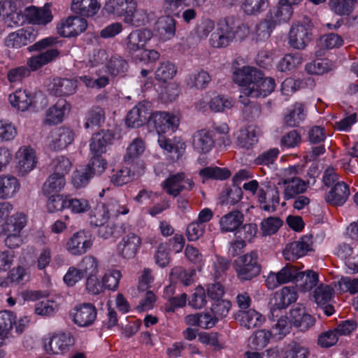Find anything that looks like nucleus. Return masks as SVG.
Returning a JSON list of instances; mask_svg holds the SVG:
<instances>
[{"mask_svg":"<svg viewBox=\"0 0 358 358\" xmlns=\"http://www.w3.org/2000/svg\"><path fill=\"white\" fill-rule=\"evenodd\" d=\"M107 53L104 50H98L90 59L89 62L85 64L78 62L76 66L78 69H86L88 75L80 76L79 78L87 87L101 88L108 84V78L106 76H100L101 71H108L112 76H117L124 73L127 68V62L120 57L111 58L106 64L104 62L107 59Z\"/></svg>","mask_w":358,"mask_h":358,"instance_id":"f257e3e1","label":"nucleus"},{"mask_svg":"<svg viewBox=\"0 0 358 358\" xmlns=\"http://www.w3.org/2000/svg\"><path fill=\"white\" fill-rule=\"evenodd\" d=\"M233 80L241 87L239 101L245 106L250 103L249 97H265L275 87L273 78L264 77L261 71L250 66L236 69L233 74Z\"/></svg>","mask_w":358,"mask_h":358,"instance_id":"f03ea898","label":"nucleus"},{"mask_svg":"<svg viewBox=\"0 0 358 358\" xmlns=\"http://www.w3.org/2000/svg\"><path fill=\"white\" fill-rule=\"evenodd\" d=\"M293 14L292 8L280 6L271 9L266 18L257 26V34L262 38L270 36L273 29L278 25L288 22Z\"/></svg>","mask_w":358,"mask_h":358,"instance_id":"7ed1b4c3","label":"nucleus"},{"mask_svg":"<svg viewBox=\"0 0 358 358\" xmlns=\"http://www.w3.org/2000/svg\"><path fill=\"white\" fill-rule=\"evenodd\" d=\"M42 343L44 350L48 354L63 355L73 345L74 338L70 333L51 332L43 336Z\"/></svg>","mask_w":358,"mask_h":358,"instance_id":"20e7f679","label":"nucleus"},{"mask_svg":"<svg viewBox=\"0 0 358 358\" xmlns=\"http://www.w3.org/2000/svg\"><path fill=\"white\" fill-rule=\"evenodd\" d=\"M298 166H293L285 169L281 172V178L278 185L284 189V196L289 199L296 194L304 192L307 182L298 177Z\"/></svg>","mask_w":358,"mask_h":358,"instance_id":"39448f33","label":"nucleus"},{"mask_svg":"<svg viewBox=\"0 0 358 358\" xmlns=\"http://www.w3.org/2000/svg\"><path fill=\"white\" fill-rule=\"evenodd\" d=\"M235 271L241 280H249L258 275L261 267L258 264V255L251 252L239 257L235 261Z\"/></svg>","mask_w":358,"mask_h":358,"instance_id":"423d86ee","label":"nucleus"},{"mask_svg":"<svg viewBox=\"0 0 358 358\" xmlns=\"http://www.w3.org/2000/svg\"><path fill=\"white\" fill-rule=\"evenodd\" d=\"M10 103L18 110L25 111L31 107H36L38 103H45V98L40 92L31 93L26 90L18 89L8 96Z\"/></svg>","mask_w":358,"mask_h":358,"instance_id":"0eeeda50","label":"nucleus"},{"mask_svg":"<svg viewBox=\"0 0 358 358\" xmlns=\"http://www.w3.org/2000/svg\"><path fill=\"white\" fill-rule=\"evenodd\" d=\"M148 123L155 128L159 137L162 134L174 132L179 125L180 117L173 113L157 111L150 116Z\"/></svg>","mask_w":358,"mask_h":358,"instance_id":"6e6552de","label":"nucleus"},{"mask_svg":"<svg viewBox=\"0 0 358 358\" xmlns=\"http://www.w3.org/2000/svg\"><path fill=\"white\" fill-rule=\"evenodd\" d=\"M312 23L308 19L294 23L289 33V43L295 49H303L311 40Z\"/></svg>","mask_w":358,"mask_h":358,"instance_id":"1a4fd4ad","label":"nucleus"},{"mask_svg":"<svg viewBox=\"0 0 358 358\" xmlns=\"http://www.w3.org/2000/svg\"><path fill=\"white\" fill-rule=\"evenodd\" d=\"M94 239L90 232L80 230L73 234L67 240L65 244V249L72 255H83L92 248Z\"/></svg>","mask_w":358,"mask_h":358,"instance_id":"9d476101","label":"nucleus"},{"mask_svg":"<svg viewBox=\"0 0 358 358\" xmlns=\"http://www.w3.org/2000/svg\"><path fill=\"white\" fill-rule=\"evenodd\" d=\"M74 140L73 131L67 127H59L52 130L45 141V148L51 151H59L66 148Z\"/></svg>","mask_w":358,"mask_h":358,"instance_id":"9b49d317","label":"nucleus"},{"mask_svg":"<svg viewBox=\"0 0 358 358\" xmlns=\"http://www.w3.org/2000/svg\"><path fill=\"white\" fill-rule=\"evenodd\" d=\"M142 245V239L138 234L130 232L125 234L117 245V255L124 259H134Z\"/></svg>","mask_w":358,"mask_h":358,"instance_id":"f8f14e48","label":"nucleus"},{"mask_svg":"<svg viewBox=\"0 0 358 358\" xmlns=\"http://www.w3.org/2000/svg\"><path fill=\"white\" fill-rule=\"evenodd\" d=\"M234 41V27L225 19L220 20L217 23L215 31L211 34L209 42L214 48H224Z\"/></svg>","mask_w":358,"mask_h":358,"instance_id":"ddd939ff","label":"nucleus"},{"mask_svg":"<svg viewBox=\"0 0 358 358\" xmlns=\"http://www.w3.org/2000/svg\"><path fill=\"white\" fill-rule=\"evenodd\" d=\"M87 27L85 19L78 16H70L62 20L57 26L59 35L63 37H73L84 32Z\"/></svg>","mask_w":358,"mask_h":358,"instance_id":"4468645a","label":"nucleus"},{"mask_svg":"<svg viewBox=\"0 0 358 358\" xmlns=\"http://www.w3.org/2000/svg\"><path fill=\"white\" fill-rule=\"evenodd\" d=\"M38 36V31L31 27L20 29L9 34L4 43L9 48H20L34 41Z\"/></svg>","mask_w":358,"mask_h":358,"instance_id":"2eb2a0df","label":"nucleus"},{"mask_svg":"<svg viewBox=\"0 0 358 358\" xmlns=\"http://www.w3.org/2000/svg\"><path fill=\"white\" fill-rule=\"evenodd\" d=\"M299 275V271L296 267L287 264L277 273H269L266 280V284L268 289H273L280 285L294 280L298 278Z\"/></svg>","mask_w":358,"mask_h":358,"instance_id":"dca6fc26","label":"nucleus"},{"mask_svg":"<svg viewBox=\"0 0 358 358\" xmlns=\"http://www.w3.org/2000/svg\"><path fill=\"white\" fill-rule=\"evenodd\" d=\"M15 159L17 169L22 175L32 171L37 164L36 152L29 146L20 147L15 153Z\"/></svg>","mask_w":358,"mask_h":358,"instance_id":"f3484780","label":"nucleus"},{"mask_svg":"<svg viewBox=\"0 0 358 358\" xmlns=\"http://www.w3.org/2000/svg\"><path fill=\"white\" fill-rule=\"evenodd\" d=\"M152 37V33L148 29H139L132 31L126 38V48L131 56L145 48Z\"/></svg>","mask_w":358,"mask_h":358,"instance_id":"a211bd4d","label":"nucleus"},{"mask_svg":"<svg viewBox=\"0 0 358 358\" xmlns=\"http://www.w3.org/2000/svg\"><path fill=\"white\" fill-rule=\"evenodd\" d=\"M312 245V237L305 236L299 241L287 244L282 252L283 257L287 261H294L311 250Z\"/></svg>","mask_w":358,"mask_h":358,"instance_id":"6ab92c4d","label":"nucleus"},{"mask_svg":"<svg viewBox=\"0 0 358 358\" xmlns=\"http://www.w3.org/2000/svg\"><path fill=\"white\" fill-rule=\"evenodd\" d=\"M297 299V293L293 287H284L276 292L271 299V313L273 317L278 316L275 312L278 310L286 308Z\"/></svg>","mask_w":358,"mask_h":358,"instance_id":"aec40b11","label":"nucleus"},{"mask_svg":"<svg viewBox=\"0 0 358 358\" xmlns=\"http://www.w3.org/2000/svg\"><path fill=\"white\" fill-rule=\"evenodd\" d=\"M73 321L79 327H88L93 324L96 317V310L90 303L76 306L71 313Z\"/></svg>","mask_w":358,"mask_h":358,"instance_id":"412c9836","label":"nucleus"},{"mask_svg":"<svg viewBox=\"0 0 358 358\" xmlns=\"http://www.w3.org/2000/svg\"><path fill=\"white\" fill-rule=\"evenodd\" d=\"M289 313L292 324L301 331H306L315 324V318L301 304H297Z\"/></svg>","mask_w":358,"mask_h":358,"instance_id":"4be33fe9","label":"nucleus"},{"mask_svg":"<svg viewBox=\"0 0 358 358\" xmlns=\"http://www.w3.org/2000/svg\"><path fill=\"white\" fill-rule=\"evenodd\" d=\"M192 186L193 182L190 179H185L184 173L171 176L162 184L166 193L173 196H178L184 189H191Z\"/></svg>","mask_w":358,"mask_h":358,"instance_id":"5701e85b","label":"nucleus"},{"mask_svg":"<svg viewBox=\"0 0 358 358\" xmlns=\"http://www.w3.org/2000/svg\"><path fill=\"white\" fill-rule=\"evenodd\" d=\"M71 105L65 99H59L45 112V122L49 124L61 123L69 113Z\"/></svg>","mask_w":358,"mask_h":358,"instance_id":"b1692460","label":"nucleus"},{"mask_svg":"<svg viewBox=\"0 0 358 358\" xmlns=\"http://www.w3.org/2000/svg\"><path fill=\"white\" fill-rule=\"evenodd\" d=\"M27 21L33 24L45 26L52 20V12L48 7H28L24 10Z\"/></svg>","mask_w":358,"mask_h":358,"instance_id":"393cba45","label":"nucleus"},{"mask_svg":"<svg viewBox=\"0 0 358 358\" xmlns=\"http://www.w3.org/2000/svg\"><path fill=\"white\" fill-rule=\"evenodd\" d=\"M258 201L264 210L275 211L280 201L278 189L275 187H268L266 189L259 190Z\"/></svg>","mask_w":358,"mask_h":358,"instance_id":"a878e982","label":"nucleus"},{"mask_svg":"<svg viewBox=\"0 0 358 358\" xmlns=\"http://www.w3.org/2000/svg\"><path fill=\"white\" fill-rule=\"evenodd\" d=\"M350 189L344 182H336L325 196V201L335 206H343L348 199Z\"/></svg>","mask_w":358,"mask_h":358,"instance_id":"bb28decb","label":"nucleus"},{"mask_svg":"<svg viewBox=\"0 0 358 358\" xmlns=\"http://www.w3.org/2000/svg\"><path fill=\"white\" fill-rule=\"evenodd\" d=\"M213 134L207 129H200L193 135L192 145L200 153H207L214 147Z\"/></svg>","mask_w":358,"mask_h":358,"instance_id":"cd10ccee","label":"nucleus"},{"mask_svg":"<svg viewBox=\"0 0 358 358\" xmlns=\"http://www.w3.org/2000/svg\"><path fill=\"white\" fill-rule=\"evenodd\" d=\"M235 319L241 326L252 329L262 325L265 322V317L254 309L239 310L235 315Z\"/></svg>","mask_w":358,"mask_h":358,"instance_id":"c85d7f7f","label":"nucleus"},{"mask_svg":"<svg viewBox=\"0 0 358 358\" xmlns=\"http://www.w3.org/2000/svg\"><path fill=\"white\" fill-rule=\"evenodd\" d=\"M148 114V106L145 103L140 102L128 113L126 124L131 128L139 127L146 122Z\"/></svg>","mask_w":358,"mask_h":358,"instance_id":"c756f323","label":"nucleus"},{"mask_svg":"<svg viewBox=\"0 0 358 358\" xmlns=\"http://www.w3.org/2000/svg\"><path fill=\"white\" fill-rule=\"evenodd\" d=\"M243 215L238 210L229 212L222 216L219 220L220 229L222 232H235L243 222Z\"/></svg>","mask_w":358,"mask_h":358,"instance_id":"7c9ffc66","label":"nucleus"},{"mask_svg":"<svg viewBox=\"0 0 358 358\" xmlns=\"http://www.w3.org/2000/svg\"><path fill=\"white\" fill-rule=\"evenodd\" d=\"M176 20L170 15L158 19L155 30L162 41H167L174 37L176 30Z\"/></svg>","mask_w":358,"mask_h":358,"instance_id":"2f4dec72","label":"nucleus"},{"mask_svg":"<svg viewBox=\"0 0 358 358\" xmlns=\"http://www.w3.org/2000/svg\"><path fill=\"white\" fill-rule=\"evenodd\" d=\"M113 140V135L109 131H101L95 134L91 140L90 150L95 155L106 152Z\"/></svg>","mask_w":358,"mask_h":358,"instance_id":"473e14b6","label":"nucleus"},{"mask_svg":"<svg viewBox=\"0 0 358 358\" xmlns=\"http://www.w3.org/2000/svg\"><path fill=\"white\" fill-rule=\"evenodd\" d=\"M77 89V81L67 78L53 79L49 90L55 96H69L74 94Z\"/></svg>","mask_w":358,"mask_h":358,"instance_id":"72a5a7b5","label":"nucleus"},{"mask_svg":"<svg viewBox=\"0 0 358 358\" xmlns=\"http://www.w3.org/2000/svg\"><path fill=\"white\" fill-rule=\"evenodd\" d=\"M71 8L76 14L92 17L98 13L100 4L97 0H72Z\"/></svg>","mask_w":358,"mask_h":358,"instance_id":"f704fd0d","label":"nucleus"},{"mask_svg":"<svg viewBox=\"0 0 358 358\" xmlns=\"http://www.w3.org/2000/svg\"><path fill=\"white\" fill-rule=\"evenodd\" d=\"M137 2L134 1V6L124 18L126 24L138 27L149 22L151 13L143 8L137 7Z\"/></svg>","mask_w":358,"mask_h":358,"instance_id":"c9c22d12","label":"nucleus"},{"mask_svg":"<svg viewBox=\"0 0 358 358\" xmlns=\"http://www.w3.org/2000/svg\"><path fill=\"white\" fill-rule=\"evenodd\" d=\"M18 180L10 175L0 176V199L12 198L20 189Z\"/></svg>","mask_w":358,"mask_h":358,"instance_id":"e433bc0d","label":"nucleus"},{"mask_svg":"<svg viewBox=\"0 0 358 358\" xmlns=\"http://www.w3.org/2000/svg\"><path fill=\"white\" fill-rule=\"evenodd\" d=\"M134 1L135 0H108L104 8L107 13L125 18L128 12L129 13L131 9L134 8Z\"/></svg>","mask_w":358,"mask_h":358,"instance_id":"4c0bfd02","label":"nucleus"},{"mask_svg":"<svg viewBox=\"0 0 358 358\" xmlns=\"http://www.w3.org/2000/svg\"><path fill=\"white\" fill-rule=\"evenodd\" d=\"M145 149V141L141 138H135L127 147L124 161L127 164L134 162L144 154Z\"/></svg>","mask_w":358,"mask_h":358,"instance_id":"58836bf2","label":"nucleus"},{"mask_svg":"<svg viewBox=\"0 0 358 358\" xmlns=\"http://www.w3.org/2000/svg\"><path fill=\"white\" fill-rule=\"evenodd\" d=\"M238 237L244 241H237L231 244L230 252L233 256L237 255L235 246L241 248L244 246L245 241H251L257 234V226L254 224H247L243 225L241 229L237 230Z\"/></svg>","mask_w":358,"mask_h":358,"instance_id":"ea45409f","label":"nucleus"},{"mask_svg":"<svg viewBox=\"0 0 358 358\" xmlns=\"http://www.w3.org/2000/svg\"><path fill=\"white\" fill-rule=\"evenodd\" d=\"M259 129L253 126L240 130L237 136L238 145L244 148H250L258 141Z\"/></svg>","mask_w":358,"mask_h":358,"instance_id":"a19ab883","label":"nucleus"},{"mask_svg":"<svg viewBox=\"0 0 358 358\" xmlns=\"http://www.w3.org/2000/svg\"><path fill=\"white\" fill-rule=\"evenodd\" d=\"M28 222V216L22 212H17L8 217L2 226V229L9 231L22 233Z\"/></svg>","mask_w":358,"mask_h":358,"instance_id":"79ce46f5","label":"nucleus"},{"mask_svg":"<svg viewBox=\"0 0 358 358\" xmlns=\"http://www.w3.org/2000/svg\"><path fill=\"white\" fill-rule=\"evenodd\" d=\"M66 185V179L63 175L52 173L43 184V192L45 195L59 194Z\"/></svg>","mask_w":358,"mask_h":358,"instance_id":"37998d69","label":"nucleus"},{"mask_svg":"<svg viewBox=\"0 0 358 358\" xmlns=\"http://www.w3.org/2000/svg\"><path fill=\"white\" fill-rule=\"evenodd\" d=\"M58 55L59 52L57 50L50 49L37 56L29 58L27 61V65L31 71H36L52 61Z\"/></svg>","mask_w":358,"mask_h":358,"instance_id":"c03bdc74","label":"nucleus"},{"mask_svg":"<svg viewBox=\"0 0 358 358\" xmlns=\"http://www.w3.org/2000/svg\"><path fill=\"white\" fill-rule=\"evenodd\" d=\"M334 296V288L331 286L325 284L320 285L313 292L314 301L320 306H323L328 303H330L333 299Z\"/></svg>","mask_w":358,"mask_h":358,"instance_id":"a18cd8bd","label":"nucleus"},{"mask_svg":"<svg viewBox=\"0 0 358 358\" xmlns=\"http://www.w3.org/2000/svg\"><path fill=\"white\" fill-rule=\"evenodd\" d=\"M177 73V67L171 62L164 61L159 63L155 71V78L159 81L166 83L174 78Z\"/></svg>","mask_w":358,"mask_h":358,"instance_id":"49530a36","label":"nucleus"},{"mask_svg":"<svg viewBox=\"0 0 358 358\" xmlns=\"http://www.w3.org/2000/svg\"><path fill=\"white\" fill-rule=\"evenodd\" d=\"M199 176L203 182L206 180H224L230 176V171L227 169H222L217 166H208L201 169L199 171Z\"/></svg>","mask_w":358,"mask_h":358,"instance_id":"de8ad7c7","label":"nucleus"},{"mask_svg":"<svg viewBox=\"0 0 358 358\" xmlns=\"http://www.w3.org/2000/svg\"><path fill=\"white\" fill-rule=\"evenodd\" d=\"M78 266L83 275L87 278L97 275L99 271V262L92 255L84 257Z\"/></svg>","mask_w":358,"mask_h":358,"instance_id":"09e8293b","label":"nucleus"},{"mask_svg":"<svg viewBox=\"0 0 358 358\" xmlns=\"http://www.w3.org/2000/svg\"><path fill=\"white\" fill-rule=\"evenodd\" d=\"M306 111L304 106L301 103H296L293 108L285 117V123L289 127L298 126L306 117Z\"/></svg>","mask_w":358,"mask_h":358,"instance_id":"8fccbe9b","label":"nucleus"},{"mask_svg":"<svg viewBox=\"0 0 358 358\" xmlns=\"http://www.w3.org/2000/svg\"><path fill=\"white\" fill-rule=\"evenodd\" d=\"M292 324L286 317H281L275 324H273L271 329V332L273 335V338L276 340H281L285 337L291 330Z\"/></svg>","mask_w":358,"mask_h":358,"instance_id":"3c124183","label":"nucleus"},{"mask_svg":"<svg viewBox=\"0 0 358 358\" xmlns=\"http://www.w3.org/2000/svg\"><path fill=\"white\" fill-rule=\"evenodd\" d=\"M49 196L46 204L49 213H52L66 209L69 196L61 194H52Z\"/></svg>","mask_w":358,"mask_h":358,"instance_id":"603ef678","label":"nucleus"},{"mask_svg":"<svg viewBox=\"0 0 358 358\" xmlns=\"http://www.w3.org/2000/svg\"><path fill=\"white\" fill-rule=\"evenodd\" d=\"M268 4V0H243L241 9L248 15H255L262 13Z\"/></svg>","mask_w":358,"mask_h":358,"instance_id":"864d4df0","label":"nucleus"},{"mask_svg":"<svg viewBox=\"0 0 358 358\" xmlns=\"http://www.w3.org/2000/svg\"><path fill=\"white\" fill-rule=\"evenodd\" d=\"M50 168L53 173L63 175L65 177L72 168V162L68 157L60 155L52 160Z\"/></svg>","mask_w":358,"mask_h":358,"instance_id":"5fc2aeb1","label":"nucleus"},{"mask_svg":"<svg viewBox=\"0 0 358 358\" xmlns=\"http://www.w3.org/2000/svg\"><path fill=\"white\" fill-rule=\"evenodd\" d=\"M122 277V275L120 270L110 268L106 271L101 279L106 289L115 291L118 288Z\"/></svg>","mask_w":358,"mask_h":358,"instance_id":"6e6d98bb","label":"nucleus"},{"mask_svg":"<svg viewBox=\"0 0 358 358\" xmlns=\"http://www.w3.org/2000/svg\"><path fill=\"white\" fill-rule=\"evenodd\" d=\"M343 45V39L337 34L331 33L320 37L317 41V46L321 50H331L338 48Z\"/></svg>","mask_w":358,"mask_h":358,"instance_id":"4d7b16f0","label":"nucleus"},{"mask_svg":"<svg viewBox=\"0 0 358 358\" xmlns=\"http://www.w3.org/2000/svg\"><path fill=\"white\" fill-rule=\"evenodd\" d=\"M211 80L210 76L205 71H199L189 75L187 85L190 87L202 90L207 87Z\"/></svg>","mask_w":358,"mask_h":358,"instance_id":"13d9d810","label":"nucleus"},{"mask_svg":"<svg viewBox=\"0 0 358 358\" xmlns=\"http://www.w3.org/2000/svg\"><path fill=\"white\" fill-rule=\"evenodd\" d=\"M159 146L168 152H175L178 155L185 150V143L179 138H175L172 143L170 140L166 139L164 136H159L158 138Z\"/></svg>","mask_w":358,"mask_h":358,"instance_id":"bf43d9fd","label":"nucleus"},{"mask_svg":"<svg viewBox=\"0 0 358 358\" xmlns=\"http://www.w3.org/2000/svg\"><path fill=\"white\" fill-rule=\"evenodd\" d=\"M328 4L331 11L341 16L350 15L355 8L350 0H329Z\"/></svg>","mask_w":358,"mask_h":358,"instance_id":"052dcab7","label":"nucleus"},{"mask_svg":"<svg viewBox=\"0 0 358 358\" xmlns=\"http://www.w3.org/2000/svg\"><path fill=\"white\" fill-rule=\"evenodd\" d=\"M59 309L58 303L54 300H43L35 305L34 313L40 316L49 317Z\"/></svg>","mask_w":358,"mask_h":358,"instance_id":"680f3d73","label":"nucleus"},{"mask_svg":"<svg viewBox=\"0 0 358 358\" xmlns=\"http://www.w3.org/2000/svg\"><path fill=\"white\" fill-rule=\"evenodd\" d=\"M91 206L87 199L68 196L67 208L73 214H83L87 212Z\"/></svg>","mask_w":358,"mask_h":358,"instance_id":"e2e57ef3","label":"nucleus"},{"mask_svg":"<svg viewBox=\"0 0 358 358\" xmlns=\"http://www.w3.org/2000/svg\"><path fill=\"white\" fill-rule=\"evenodd\" d=\"M303 62L300 53L286 55L279 62L278 69L281 71H290L300 66Z\"/></svg>","mask_w":358,"mask_h":358,"instance_id":"0e129e2a","label":"nucleus"},{"mask_svg":"<svg viewBox=\"0 0 358 358\" xmlns=\"http://www.w3.org/2000/svg\"><path fill=\"white\" fill-rule=\"evenodd\" d=\"M333 64L329 59L315 60L306 66V70L310 74L320 75L332 69Z\"/></svg>","mask_w":358,"mask_h":358,"instance_id":"69168bd1","label":"nucleus"},{"mask_svg":"<svg viewBox=\"0 0 358 358\" xmlns=\"http://www.w3.org/2000/svg\"><path fill=\"white\" fill-rule=\"evenodd\" d=\"M92 178L91 174L85 167L76 169L73 171L71 176V184L76 189H80L85 187Z\"/></svg>","mask_w":358,"mask_h":358,"instance_id":"338daca9","label":"nucleus"},{"mask_svg":"<svg viewBox=\"0 0 358 358\" xmlns=\"http://www.w3.org/2000/svg\"><path fill=\"white\" fill-rule=\"evenodd\" d=\"M110 218L108 206L105 203H99L93 211L91 217V223L102 225L108 222Z\"/></svg>","mask_w":358,"mask_h":358,"instance_id":"774afa93","label":"nucleus"}]
</instances>
